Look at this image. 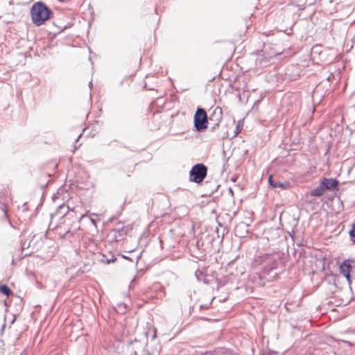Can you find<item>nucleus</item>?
I'll list each match as a JSON object with an SVG mask.
<instances>
[{
    "label": "nucleus",
    "instance_id": "4be33fe9",
    "mask_svg": "<svg viewBox=\"0 0 355 355\" xmlns=\"http://www.w3.org/2000/svg\"><path fill=\"white\" fill-rule=\"evenodd\" d=\"M240 225H241V226H243V227H245V223H241Z\"/></svg>",
    "mask_w": 355,
    "mask_h": 355
},
{
    "label": "nucleus",
    "instance_id": "9d476101",
    "mask_svg": "<svg viewBox=\"0 0 355 355\" xmlns=\"http://www.w3.org/2000/svg\"><path fill=\"white\" fill-rule=\"evenodd\" d=\"M0 209L3 213L5 217L7 216V209L6 206V201L3 199V196H0Z\"/></svg>",
    "mask_w": 355,
    "mask_h": 355
},
{
    "label": "nucleus",
    "instance_id": "6e6552de",
    "mask_svg": "<svg viewBox=\"0 0 355 355\" xmlns=\"http://www.w3.org/2000/svg\"><path fill=\"white\" fill-rule=\"evenodd\" d=\"M326 189L322 185V182L321 181L320 185L310 192V196L313 197H320L323 195Z\"/></svg>",
    "mask_w": 355,
    "mask_h": 355
},
{
    "label": "nucleus",
    "instance_id": "2eb2a0df",
    "mask_svg": "<svg viewBox=\"0 0 355 355\" xmlns=\"http://www.w3.org/2000/svg\"><path fill=\"white\" fill-rule=\"evenodd\" d=\"M69 26H67V25H64V26H58V28L60 29L59 31V33L64 31V29H66L67 28H68Z\"/></svg>",
    "mask_w": 355,
    "mask_h": 355
},
{
    "label": "nucleus",
    "instance_id": "39448f33",
    "mask_svg": "<svg viewBox=\"0 0 355 355\" xmlns=\"http://www.w3.org/2000/svg\"><path fill=\"white\" fill-rule=\"evenodd\" d=\"M269 184L273 188H280L282 190L288 189L290 188L291 184L287 181L281 182L279 180H275L273 179L272 175H270L268 178Z\"/></svg>",
    "mask_w": 355,
    "mask_h": 355
},
{
    "label": "nucleus",
    "instance_id": "f03ea898",
    "mask_svg": "<svg viewBox=\"0 0 355 355\" xmlns=\"http://www.w3.org/2000/svg\"><path fill=\"white\" fill-rule=\"evenodd\" d=\"M207 167L202 163H198L192 166L189 171V180L200 184L207 175Z\"/></svg>",
    "mask_w": 355,
    "mask_h": 355
},
{
    "label": "nucleus",
    "instance_id": "423d86ee",
    "mask_svg": "<svg viewBox=\"0 0 355 355\" xmlns=\"http://www.w3.org/2000/svg\"><path fill=\"white\" fill-rule=\"evenodd\" d=\"M223 118V110L220 107H216L213 110L211 114H210L209 119V123H220Z\"/></svg>",
    "mask_w": 355,
    "mask_h": 355
},
{
    "label": "nucleus",
    "instance_id": "393cba45",
    "mask_svg": "<svg viewBox=\"0 0 355 355\" xmlns=\"http://www.w3.org/2000/svg\"><path fill=\"white\" fill-rule=\"evenodd\" d=\"M54 25H55V26H58V27L59 26H58V24H56V23H54Z\"/></svg>",
    "mask_w": 355,
    "mask_h": 355
},
{
    "label": "nucleus",
    "instance_id": "a211bd4d",
    "mask_svg": "<svg viewBox=\"0 0 355 355\" xmlns=\"http://www.w3.org/2000/svg\"><path fill=\"white\" fill-rule=\"evenodd\" d=\"M334 78V75L332 73H331L327 78V80L329 81V82H331V79Z\"/></svg>",
    "mask_w": 355,
    "mask_h": 355
},
{
    "label": "nucleus",
    "instance_id": "a878e982",
    "mask_svg": "<svg viewBox=\"0 0 355 355\" xmlns=\"http://www.w3.org/2000/svg\"><path fill=\"white\" fill-rule=\"evenodd\" d=\"M54 25H55V26H58V27L59 26H58V24H56V23H54Z\"/></svg>",
    "mask_w": 355,
    "mask_h": 355
},
{
    "label": "nucleus",
    "instance_id": "ddd939ff",
    "mask_svg": "<svg viewBox=\"0 0 355 355\" xmlns=\"http://www.w3.org/2000/svg\"><path fill=\"white\" fill-rule=\"evenodd\" d=\"M241 130H242V128L240 126L239 124H238L234 130V137L236 136L241 131Z\"/></svg>",
    "mask_w": 355,
    "mask_h": 355
},
{
    "label": "nucleus",
    "instance_id": "f257e3e1",
    "mask_svg": "<svg viewBox=\"0 0 355 355\" xmlns=\"http://www.w3.org/2000/svg\"><path fill=\"white\" fill-rule=\"evenodd\" d=\"M31 15L33 23L36 26H41L51 19L53 13L44 2L38 1L32 6Z\"/></svg>",
    "mask_w": 355,
    "mask_h": 355
},
{
    "label": "nucleus",
    "instance_id": "412c9836",
    "mask_svg": "<svg viewBox=\"0 0 355 355\" xmlns=\"http://www.w3.org/2000/svg\"><path fill=\"white\" fill-rule=\"evenodd\" d=\"M228 137L227 133H225V135L223 136V137H221V139H225V138H226V137Z\"/></svg>",
    "mask_w": 355,
    "mask_h": 355
},
{
    "label": "nucleus",
    "instance_id": "b1692460",
    "mask_svg": "<svg viewBox=\"0 0 355 355\" xmlns=\"http://www.w3.org/2000/svg\"><path fill=\"white\" fill-rule=\"evenodd\" d=\"M331 311H337V310L336 309H332Z\"/></svg>",
    "mask_w": 355,
    "mask_h": 355
},
{
    "label": "nucleus",
    "instance_id": "1a4fd4ad",
    "mask_svg": "<svg viewBox=\"0 0 355 355\" xmlns=\"http://www.w3.org/2000/svg\"><path fill=\"white\" fill-rule=\"evenodd\" d=\"M217 283V291H219L220 290H222L227 284V277H224L220 279H216Z\"/></svg>",
    "mask_w": 355,
    "mask_h": 355
},
{
    "label": "nucleus",
    "instance_id": "9b49d317",
    "mask_svg": "<svg viewBox=\"0 0 355 355\" xmlns=\"http://www.w3.org/2000/svg\"><path fill=\"white\" fill-rule=\"evenodd\" d=\"M0 292L5 295H9L11 291L7 285L3 284L0 286Z\"/></svg>",
    "mask_w": 355,
    "mask_h": 355
},
{
    "label": "nucleus",
    "instance_id": "7ed1b4c3",
    "mask_svg": "<svg viewBox=\"0 0 355 355\" xmlns=\"http://www.w3.org/2000/svg\"><path fill=\"white\" fill-rule=\"evenodd\" d=\"M194 128L196 130L202 132L207 128L209 119L207 112L204 108L198 107L193 117Z\"/></svg>",
    "mask_w": 355,
    "mask_h": 355
},
{
    "label": "nucleus",
    "instance_id": "4468645a",
    "mask_svg": "<svg viewBox=\"0 0 355 355\" xmlns=\"http://www.w3.org/2000/svg\"><path fill=\"white\" fill-rule=\"evenodd\" d=\"M220 123H214V125L210 128V131L214 132L217 128H218Z\"/></svg>",
    "mask_w": 355,
    "mask_h": 355
},
{
    "label": "nucleus",
    "instance_id": "5701e85b",
    "mask_svg": "<svg viewBox=\"0 0 355 355\" xmlns=\"http://www.w3.org/2000/svg\"><path fill=\"white\" fill-rule=\"evenodd\" d=\"M92 85V81H91V82L89 83V87H90V88H91Z\"/></svg>",
    "mask_w": 355,
    "mask_h": 355
},
{
    "label": "nucleus",
    "instance_id": "6ab92c4d",
    "mask_svg": "<svg viewBox=\"0 0 355 355\" xmlns=\"http://www.w3.org/2000/svg\"><path fill=\"white\" fill-rule=\"evenodd\" d=\"M90 221L92 223V225H94V226H96V221L94 219L90 218Z\"/></svg>",
    "mask_w": 355,
    "mask_h": 355
},
{
    "label": "nucleus",
    "instance_id": "dca6fc26",
    "mask_svg": "<svg viewBox=\"0 0 355 355\" xmlns=\"http://www.w3.org/2000/svg\"><path fill=\"white\" fill-rule=\"evenodd\" d=\"M117 232H119V235L120 236H123V234H125V233L124 232V230L123 228H121V229H119L117 230Z\"/></svg>",
    "mask_w": 355,
    "mask_h": 355
},
{
    "label": "nucleus",
    "instance_id": "0eeeda50",
    "mask_svg": "<svg viewBox=\"0 0 355 355\" xmlns=\"http://www.w3.org/2000/svg\"><path fill=\"white\" fill-rule=\"evenodd\" d=\"M322 185L324 187L326 190L332 191L335 189L338 185V181L333 178H324L322 180Z\"/></svg>",
    "mask_w": 355,
    "mask_h": 355
},
{
    "label": "nucleus",
    "instance_id": "bb28decb",
    "mask_svg": "<svg viewBox=\"0 0 355 355\" xmlns=\"http://www.w3.org/2000/svg\"><path fill=\"white\" fill-rule=\"evenodd\" d=\"M226 298H227V297H226V296H225V297H223V300H226Z\"/></svg>",
    "mask_w": 355,
    "mask_h": 355
},
{
    "label": "nucleus",
    "instance_id": "f8f14e48",
    "mask_svg": "<svg viewBox=\"0 0 355 355\" xmlns=\"http://www.w3.org/2000/svg\"><path fill=\"white\" fill-rule=\"evenodd\" d=\"M351 240L355 243V223L352 225V229L349 232Z\"/></svg>",
    "mask_w": 355,
    "mask_h": 355
},
{
    "label": "nucleus",
    "instance_id": "f3484780",
    "mask_svg": "<svg viewBox=\"0 0 355 355\" xmlns=\"http://www.w3.org/2000/svg\"><path fill=\"white\" fill-rule=\"evenodd\" d=\"M116 260V259L112 257V259H107L105 261L107 263H110L112 262H114Z\"/></svg>",
    "mask_w": 355,
    "mask_h": 355
},
{
    "label": "nucleus",
    "instance_id": "aec40b11",
    "mask_svg": "<svg viewBox=\"0 0 355 355\" xmlns=\"http://www.w3.org/2000/svg\"><path fill=\"white\" fill-rule=\"evenodd\" d=\"M81 136H82V134H80L78 135V137H77V139H76V141H78L79 140V139L81 137Z\"/></svg>",
    "mask_w": 355,
    "mask_h": 355
},
{
    "label": "nucleus",
    "instance_id": "20e7f679",
    "mask_svg": "<svg viewBox=\"0 0 355 355\" xmlns=\"http://www.w3.org/2000/svg\"><path fill=\"white\" fill-rule=\"evenodd\" d=\"M351 270H352V266H351L350 263H349V261H345L340 266V274H342L346 278L349 286L352 284V279H351V275H350Z\"/></svg>",
    "mask_w": 355,
    "mask_h": 355
}]
</instances>
